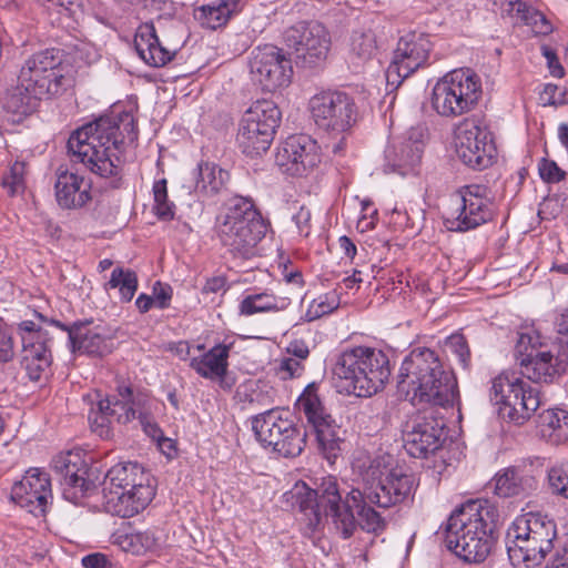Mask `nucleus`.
<instances>
[{
  "instance_id": "f257e3e1",
  "label": "nucleus",
  "mask_w": 568,
  "mask_h": 568,
  "mask_svg": "<svg viewBox=\"0 0 568 568\" xmlns=\"http://www.w3.org/2000/svg\"><path fill=\"white\" fill-rule=\"evenodd\" d=\"M371 490L368 478L347 493L342 500L337 483L333 477L324 478L317 489L310 488L305 483H296L287 493L292 505L301 513L300 520L304 524L306 532H314L322 525L323 516L321 509L332 517L337 532L343 538H349L357 526L363 530L378 535L386 528V521L372 506L374 500L366 497Z\"/></svg>"
},
{
  "instance_id": "f03ea898",
  "label": "nucleus",
  "mask_w": 568,
  "mask_h": 568,
  "mask_svg": "<svg viewBox=\"0 0 568 568\" xmlns=\"http://www.w3.org/2000/svg\"><path fill=\"white\" fill-rule=\"evenodd\" d=\"M398 389L414 405H453L457 397V382L444 369L435 351L417 347L404 358L398 373Z\"/></svg>"
},
{
  "instance_id": "7ed1b4c3",
  "label": "nucleus",
  "mask_w": 568,
  "mask_h": 568,
  "mask_svg": "<svg viewBox=\"0 0 568 568\" xmlns=\"http://www.w3.org/2000/svg\"><path fill=\"white\" fill-rule=\"evenodd\" d=\"M398 389L414 405H453L457 397V382L444 369L435 351L417 347L404 358L398 373Z\"/></svg>"
},
{
  "instance_id": "20e7f679",
  "label": "nucleus",
  "mask_w": 568,
  "mask_h": 568,
  "mask_svg": "<svg viewBox=\"0 0 568 568\" xmlns=\"http://www.w3.org/2000/svg\"><path fill=\"white\" fill-rule=\"evenodd\" d=\"M498 514L485 499L465 503L448 519L447 548L466 562H481L490 552Z\"/></svg>"
},
{
  "instance_id": "39448f33",
  "label": "nucleus",
  "mask_w": 568,
  "mask_h": 568,
  "mask_svg": "<svg viewBox=\"0 0 568 568\" xmlns=\"http://www.w3.org/2000/svg\"><path fill=\"white\" fill-rule=\"evenodd\" d=\"M122 140L120 128L110 118H100L75 130L68 140V152L73 162L100 176H116L121 172Z\"/></svg>"
},
{
  "instance_id": "423d86ee",
  "label": "nucleus",
  "mask_w": 568,
  "mask_h": 568,
  "mask_svg": "<svg viewBox=\"0 0 568 568\" xmlns=\"http://www.w3.org/2000/svg\"><path fill=\"white\" fill-rule=\"evenodd\" d=\"M332 373L339 393L366 398L385 388L390 376L389 359L381 349L357 346L336 357Z\"/></svg>"
},
{
  "instance_id": "0eeeda50",
  "label": "nucleus",
  "mask_w": 568,
  "mask_h": 568,
  "mask_svg": "<svg viewBox=\"0 0 568 568\" xmlns=\"http://www.w3.org/2000/svg\"><path fill=\"white\" fill-rule=\"evenodd\" d=\"M267 223L250 197L234 196L221 207L215 220L217 236L237 258L255 255L257 244L267 232Z\"/></svg>"
},
{
  "instance_id": "6e6552de",
  "label": "nucleus",
  "mask_w": 568,
  "mask_h": 568,
  "mask_svg": "<svg viewBox=\"0 0 568 568\" xmlns=\"http://www.w3.org/2000/svg\"><path fill=\"white\" fill-rule=\"evenodd\" d=\"M556 525L539 513L518 516L506 532V548L515 568H535L554 548Z\"/></svg>"
},
{
  "instance_id": "1a4fd4ad",
  "label": "nucleus",
  "mask_w": 568,
  "mask_h": 568,
  "mask_svg": "<svg viewBox=\"0 0 568 568\" xmlns=\"http://www.w3.org/2000/svg\"><path fill=\"white\" fill-rule=\"evenodd\" d=\"M481 94L480 77L471 69L460 68L446 73L435 83L430 102L439 116L455 119L471 112Z\"/></svg>"
},
{
  "instance_id": "9d476101",
  "label": "nucleus",
  "mask_w": 568,
  "mask_h": 568,
  "mask_svg": "<svg viewBox=\"0 0 568 568\" xmlns=\"http://www.w3.org/2000/svg\"><path fill=\"white\" fill-rule=\"evenodd\" d=\"M95 398L97 403H92L88 419L91 429L100 437L110 436L113 423L126 425L136 419L141 409L150 402L145 392L124 382L116 386V394L102 398L97 393Z\"/></svg>"
},
{
  "instance_id": "9b49d317",
  "label": "nucleus",
  "mask_w": 568,
  "mask_h": 568,
  "mask_svg": "<svg viewBox=\"0 0 568 568\" xmlns=\"http://www.w3.org/2000/svg\"><path fill=\"white\" fill-rule=\"evenodd\" d=\"M63 53L59 49H45L33 53L23 62L18 81L24 91L37 98L60 94L69 83L65 77Z\"/></svg>"
},
{
  "instance_id": "f8f14e48",
  "label": "nucleus",
  "mask_w": 568,
  "mask_h": 568,
  "mask_svg": "<svg viewBox=\"0 0 568 568\" xmlns=\"http://www.w3.org/2000/svg\"><path fill=\"white\" fill-rule=\"evenodd\" d=\"M490 399L504 419L517 425L527 422L540 406L539 393L510 371L491 379Z\"/></svg>"
},
{
  "instance_id": "ddd939ff",
  "label": "nucleus",
  "mask_w": 568,
  "mask_h": 568,
  "mask_svg": "<svg viewBox=\"0 0 568 568\" xmlns=\"http://www.w3.org/2000/svg\"><path fill=\"white\" fill-rule=\"evenodd\" d=\"M515 356L520 374L534 383H552L566 369V364L547 349L534 327H524L518 332Z\"/></svg>"
},
{
  "instance_id": "4468645a",
  "label": "nucleus",
  "mask_w": 568,
  "mask_h": 568,
  "mask_svg": "<svg viewBox=\"0 0 568 568\" xmlns=\"http://www.w3.org/2000/svg\"><path fill=\"white\" fill-rule=\"evenodd\" d=\"M281 116V111L273 101L254 102L245 111L239 125L236 141L242 152L252 158L266 152Z\"/></svg>"
},
{
  "instance_id": "2eb2a0df",
  "label": "nucleus",
  "mask_w": 568,
  "mask_h": 568,
  "mask_svg": "<svg viewBox=\"0 0 568 568\" xmlns=\"http://www.w3.org/2000/svg\"><path fill=\"white\" fill-rule=\"evenodd\" d=\"M252 429L264 447H271L284 457H296L304 449L305 433L288 418L286 410L270 408L254 416Z\"/></svg>"
},
{
  "instance_id": "dca6fc26",
  "label": "nucleus",
  "mask_w": 568,
  "mask_h": 568,
  "mask_svg": "<svg viewBox=\"0 0 568 568\" xmlns=\"http://www.w3.org/2000/svg\"><path fill=\"white\" fill-rule=\"evenodd\" d=\"M296 408L313 427L320 452L329 463H333L342 450L345 432L323 406L315 383L305 387L296 400Z\"/></svg>"
},
{
  "instance_id": "f3484780",
  "label": "nucleus",
  "mask_w": 568,
  "mask_h": 568,
  "mask_svg": "<svg viewBox=\"0 0 568 568\" xmlns=\"http://www.w3.org/2000/svg\"><path fill=\"white\" fill-rule=\"evenodd\" d=\"M494 216L488 189L480 184L466 185L452 194L445 217L448 230L466 232L474 230Z\"/></svg>"
},
{
  "instance_id": "a211bd4d",
  "label": "nucleus",
  "mask_w": 568,
  "mask_h": 568,
  "mask_svg": "<svg viewBox=\"0 0 568 568\" xmlns=\"http://www.w3.org/2000/svg\"><path fill=\"white\" fill-rule=\"evenodd\" d=\"M308 108L316 126L334 136L346 133L356 121V104L342 91H322L311 98Z\"/></svg>"
},
{
  "instance_id": "6ab92c4d",
  "label": "nucleus",
  "mask_w": 568,
  "mask_h": 568,
  "mask_svg": "<svg viewBox=\"0 0 568 568\" xmlns=\"http://www.w3.org/2000/svg\"><path fill=\"white\" fill-rule=\"evenodd\" d=\"M454 142L458 159L471 169L484 170L496 158V148L489 133L475 116L464 118L455 126Z\"/></svg>"
},
{
  "instance_id": "aec40b11",
  "label": "nucleus",
  "mask_w": 568,
  "mask_h": 568,
  "mask_svg": "<svg viewBox=\"0 0 568 568\" xmlns=\"http://www.w3.org/2000/svg\"><path fill=\"white\" fill-rule=\"evenodd\" d=\"M283 40L295 51L296 58L310 68L326 60L332 44L328 30L317 21H300L291 26L284 31Z\"/></svg>"
},
{
  "instance_id": "412c9836",
  "label": "nucleus",
  "mask_w": 568,
  "mask_h": 568,
  "mask_svg": "<svg viewBox=\"0 0 568 568\" xmlns=\"http://www.w3.org/2000/svg\"><path fill=\"white\" fill-rule=\"evenodd\" d=\"M432 48L429 38L424 33L412 32L403 36L386 71L387 82L398 85L416 70L425 67Z\"/></svg>"
},
{
  "instance_id": "4be33fe9",
  "label": "nucleus",
  "mask_w": 568,
  "mask_h": 568,
  "mask_svg": "<svg viewBox=\"0 0 568 568\" xmlns=\"http://www.w3.org/2000/svg\"><path fill=\"white\" fill-rule=\"evenodd\" d=\"M251 73L264 90L274 91L287 87L293 73L291 60L282 49L266 44L252 52Z\"/></svg>"
},
{
  "instance_id": "5701e85b",
  "label": "nucleus",
  "mask_w": 568,
  "mask_h": 568,
  "mask_svg": "<svg viewBox=\"0 0 568 568\" xmlns=\"http://www.w3.org/2000/svg\"><path fill=\"white\" fill-rule=\"evenodd\" d=\"M275 159L283 172L304 176L321 163V148L306 134L292 135L278 148Z\"/></svg>"
},
{
  "instance_id": "b1692460",
  "label": "nucleus",
  "mask_w": 568,
  "mask_h": 568,
  "mask_svg": "<svg viewBox=\"0 0 568 568\" xmlns=\"http://www.w3.org/2000/svg\"><path fill=\"white\" fill-rule=\"evenodd\" d=\"M52 468L60 477L63 497L78 504L91 488L88 479V463L80 449L58 454L52 460Z\"/></svg>"
},
{
  "instance_id": "393cba45",
  "label": "nucleus",
  "mask_w": 568,
  "mask_h": 568,
  "mask_svg": "<svg viewBox=\"0 0 568 568\" xmlns=\"http://www.w3.org/2000/svg\"><path fill=\"white\" fill-rule=\"evenodd\" d=\"M376 468L372 465L363 478H368L369 488L366 497L376 503V506L388 508L404 501L413 491L414 477L400 468L388 471L385 478H376Z\"/></svg>"
},
{
  "instance_id": "a878e982",
  "label": "nucleus",
  "mask_w": 568,
  "mask_h": 568,
  "mask_svg": "<svg viewBox=\"0 0 568 568\" xmlns=\"http://www.w3.org/2000/svg\"><path fill=\"white\" fill-rule=\"evenodd\" d=\"M51 497L50 478L39 468H30L11 488V499L36 515L44 514Z\"/></svg>"
},
{
  "instance_id": "bb28decb",
  "label": "nucleus",
  "mask_w": 568,
  "mask_h": 568,
  "mask_svg": "<svg viewBox=\"0 0 568 568\" xmlns=\"http://www.w3.org/2000/svg\"><path fill=\"white\" fill-rule=\"evenodd\" d=\"M444 424L433 417L417 419L404 436V448L415 458H426L440 448L444 442Z\"/></svg>"
},
{
  "instance_id": "cd10ccee",
  "label": "nucleus",
  "mask_w": 568,
  "mask_h": 568,
  "mask_svg": "<svg viewBox=\"0 0 568 568\" xmlns=\"http://www.w3.org/2000/svg\"><path fill=\"white\" fill-rule=\"evenodd\" d=\"M54 195L60 207L80 209L91 201V184L84 176L61 164L55 170Z\"/></svg>"
},
{
  "instance_id": "c85d7f7f",
  "label": "nucleus",
  "mask_w": 568,
  "mask_h": 568,
  "mask_svg": "<svg viewBox=\"0 0 568 568\" xmlns=\"http://www.w3.org/2000/svg\"><path fill=\"white\" fill-rule=\"evenodd\" d=\"M50 323L68 332L72 352L103 356L112 349V339L100 326H91V323H75L69 328L57 321Z\"/></svg>"
},
{
  "instance_id": "c756f323",
  "label": "nucleus",
  "mask_w": 568,
  "mask_h": 568,
  "mask_svg": "<svg viewBox=\"0 0 568 568\" xmlns=\"http://www.w3.org/2000/svg\"><path fill=\"white\" fill-rule=\"evenodd\" d=\"M153 497V487L106 490L103 493L105 510L122 518H130L143 510Z\"/></svg>"
},
{
  "instance_id": "7c9ffc66",
  "label": "nucleus",
  "mask_w": 568,
  "mask_h": 568,
  "mask_svg": "<svg viewBox=\"0 0 568 568\" xmlns=\"http://www.w3.org/2000/svg\"><path fill=\"white\" fill-rule=\"evenodd\" d=\"M134 48L138 55L150 67H163L176 54L178 48L163 45L156 36L152 23L141 24L134 37Z\"/></svg>"
},
{
  "instance_id": "2f4dec72",
  "label": "nucleus",
  "mask_w": 568,
  "mask_h": 568,
  "mask_svg": "<svg viewBox=\"0 0 568 568\" xmlns=\"http://www.w3.org/2000/svg\"><path fill=\"white\" fill-rule=\"evenodd\" d=\"M494 493L503 498L526 496L538 487L537 478L528 470L508 467L493 478Z\"/></svg>"
},
{
  "instance_id": "473e14b6",
  "label": "nucleus",
  "mask_w": 568,
  "mask_h": 568,
  "mask_svg": "<svg viewBox=\"0 0 568 568\" xmlns=\"http://www.w3.org/2000/svg\"><path fill=\"white\" fill-rule=\"evenodd\" d=\"M233 343H220L199 356H193L190 367L201 377L210 381H223L229 367V356Z\"/></svg>"
},
{
  "instance_id": "72a5a7b5",
  "label": "nucleus",
  "mask_w": 568,
  "mask_h": 568,
  "mask_svg": "<svg viewBox=\"0 0 568 568\" xmlns=\"http://www.w3.org/2000/svg\"><path fill=\"white\" fill-rule=\"evenodd\" d=\"M152 487L150 475L136 463H119L112 466L103 480V493L106 490L136 489Z\"/></svg>"
},
{
  "instance_id": "f704fd0d",
  "label": "nucleus",
  "mask_w": 568,
  "mask_h": 568,
  "mask_svg": "<svg viewBox=\"0 0 568 568\" xmlns=\"http://www.w3.org/2000/svg\"><path fill=\"white\" fill-rule=\"evenodd\" d=\"M423 151V143L417 140L393 143L385 150L386 165L405 175L420 162Z\"/></svg>"
},
{
  "instance_id": "c9c22d12",
  "label": "nucleus",
  "mask_w": 568,
  "mask_h": 568,
  "mask_svg": "<svg viewBox=\"0 0 568 568\" xmlns=\"http://www.w3.org/2000/svg\"><path fill=\"white\" fill-rule=\"evenodd\" d=\"M537 432L551 445L568 443V410L558 407L542 410L538 415Z\"/></svg>"
},
{
  "instance_id": "e433bc0d",
  "label": "nucleus",
  "mask_w": 568,
  "mask_h": 568,
  "mask_svg": "<svg viewBox=\"0 0 568 568\" xmlns=\"http://www.w3.org/2000/svg\"><path fill=\"white\" fill-rule=\"evenodd\" d=\"M230 179L227 171L212 162H201L195 174V192L200 199L209 200L225 189Z\"/></svg>"
},
{
  "instance_id": "4c0bfd02",
  "label": "nucleus",
  "mask_w": 568,
  "mask_h": 568,
  "mask_svg": "<svg viewBox=\"0 0 568 568\" xmlns=\"http://www.w3.org/2000/svg\"><path fill=\"white\" fill-rule=\"evenodd\" d=\"M28 337L22 345L21 366L31 381H39L51 365V353L45 341L33 343Z\"/></svg>"
},
{
  "instance_id": "58836bf2",
  "label": "nucleus",
  "mask_w": 568,
  "mask_h": 568,
  "mask_svg": "<svg viewBox=\"0 0 568 568\" xmlns=\"http://www.w3.org/2000/svg\"><path fill=\"white\" fill-rule=\"evenodd\" d=\"M288 304V298L275 296L270 291L253 292L240 302L239 312L243 316H252L258 313L280 312Z\"/></svg>"
},
{
  "instance_id": "ea45409f",
  "label": "nucleus",
  "mask_w": 568,
  "mask_h": 568,
  "mask_svg": "<svg viewBox=\"0 0 568 568\" xmlns=\"http://www.w3.org/2000/svg\"><path fill=\"white\" fill-rule=\"evenodd\" d=\"M241 10V0H220L216 3L202 6L195 11V18L200 23L215 30L231 19V17Z\"/></svg>"
},
{
  "instance_id": "a19ab883",
  "label": "nucleus",
  "mask_w": 568,
  "mask_h": 568,
  "mask_svg": "<svg viewBox=\"0 0 568 568\" xmlns=\"http://www.w3.org/2000/svg\"><path fill=\"white\" fill-rule=\"evenodd\" d=\"M503 10L517 21L526 24L536 26L538 33H548L551 30L550 23L540 12L530 10L527 4L520 0H505Z\"/></svg>"
},
{
  "instance_id": "79ce46f5",
  "label": "nucleus",
  "mask_w": 568,
  "mask_h": 568,
  "mask_svg": "<svg viewBox=\"0 0 568 568\" xmlns=\"http://www.w3.org/2000/svg\"><path fill=\"white\" fill-rule=\"evenodd\" d=\"M113 542L125 552L142 555L155 546V538L149 531H118Z\"/></svg>"
},
{
  "instance_id": "37998d69",
  "label": "nucleus",
  "mask_w": 568,
  "mask_h": 568,
  "mask_svg": "<svg viewBox=\"0 0 568 568\" xmlns=\"http://www.w3.org/2000/svg\"><path fill=\"white\" fill-rule=\"evenodd\" d=\"M136 273L130 268L115 267L109 282L105 284L106 288H119L121 300L130 302L138 290Z\"/></svg>"
},
{
  "instance_id": "c03bdc74",
  "label": "nucleus",
  "mask_w": 568,
  "mask_h": 568,
  "mask_svg": "<svg viewBox=\"0 0 568 568\" xmlns=\"http://www.w3.org/2000/svg\"><path fill=\"white\" fill-rule=\"evenodd\" d=\"M237 395L241 399L252 405L267 407L275 402V392L273 387L265 383H248L240 386Z\"/></svg>"
},
{
  "instance_id": "a18cd8bd",
  "label": "nucleus",
  "mask_w": 568,
  "mask_h": 568,
  "mask_svg": "<svg viewBox=\"0 0 568 568\" xmlns=\"http://www.w3.org/2000/svg\"><path fill=\"white\" fill-rule=\"evenodd\" d=\"M41 99L24 91L18 82L16 88L7 92L3 106L9 112L23 115L30 113L36 106V101Z\"/></svg>"
},
{
  "instance_id": "49530a36",
  "label": "nucleus",
  "mask_w": 568,
  "mask_h": 568,
  "mask_svg": "<svg viewBox=\"0 0 568 568\" xmlns=\"http://www.w3.org/2000/svg\"><path fill=\"white\" fill-rule=\"evenodd\" d=\"M547 485L551 495L568 499V460L556 463L548 468Z\"/></svg>"
},
{
  "instance_id": "de8ad7c7",
  "label": "nucleus",
  "mask_w": 568,
  "mask_h": 568,
  "mask_svg": "<svg viewBox=\"0 0 568 568\" xmlns=\"http://www.w3.org/2000/svg\"><path fill=\"white\" fill-rule=\"evenodd\" d=\"M153 197L154 206L153 210L156 216L161 220L169 221L174 217L175 205L168 199V182L165 179H161L153 184Z\"/></svg>"
},
{
  "instance_id": "09e8293b",
  "label": "nucleus",
  "mask_w": 568,
  "mask_h": 568,
  "mask_svg": "<svg viewBox=\"0 0 568 568\" xmlns=\"http://www.w3.org/2000/svg\"><path fill=\"white\" fill-rule=\"evenodd\" d=\"M376 38L372 30H356L352 36L351 50L362 60L371 59L376 52Z\"/></svg>"
},
{
  "instance_id": "8fccbe9b",
  "label": "nucleus",
  "mask_w": 568,
  "mask_h": 568,
  "mask_svg": "<svg viewBox=\"0 0 568 568\" xmlns=\"http://www.w3.org/2000/svg\"><path fill=\"white\" fill-rule=\"evenodd\" d=\"M339 305V298L335 292H329L314 298L305 313L307 321H315L335 311Z\"/></svg>"
},
{
  "instance_id": "3c124183",
  "label": "nucleus",
  "mask_w": 568,
  "mask_h": 568,
  "mask_svg": "<svg viewBox=\"0 0 568 568\" xmlns=\"http://www.w3.org/2000/svg\"><path fill=\"white\" fill-rule=\"evenodd\" d=\"M26 164L16 161L2 178V186L10 196L18 195L24 191Z\"/></svg>"
},
{
  "instance_id": "603ef678",
  "label": "nucleus",
  "mask_w": 568,
  "mask_h": 568,
  "mask_svg": "<svg viewBox=\"0 0 568 568\" xmlns=\"http://www.w3.org/2000/svg\"><path fill=\"white\" fill-rule=\"evenodd\" d=\"M274 369L275 374L283 381L297 378L304 373L305 363L285 354L275 361Z\"/></svg>"
},
{
  "instance_id": "864d4df0",
  "label": "nucleus",
  "mask_w": 568,
  "mask_h": 568,
  "mask_svg": "<svg viewBox=\"0 0 568 568\" xmlns=\"http://www.w3.org/2000/svg\"><path fill=\"white\" fill-rule=\"evenodd\" d=\"M445 347L448 352H450L458 358L459 363L464 368L468 367L470 361V351L464 335H450L449 337H447L445 342Z\"/></svg>"
},
{
  "instance_id": "5fc2aeb1",
  "label": "nucleus",
  "mask_w": 568,
  "mask_h": 568,
  "mask_svg": "<svg viewBox=\"0 0 568 568\" xmlns=\"http://www.w3.org/2000/svg\"><path fill=\"white\" fill-rule=\"evenodd\" d=\"M151 406L152 399L150 398L148 406L141 409L136 418L140 420V424L148 436H150L152 439L160 440L163 434L159 425L154 422L153 417L151 416Z\"/></svg>"
},
{
  "instance_id": "6e6d98bb",
  "label": "nucleus",
  "mask_w": 568,
  "mask_h": 568,
  "mask_svg": "<svg viewBox=\"0 0 568 568\" xmlns=\"http://www.w3.org/2000/svg\"><path fill=\"white\" fill-rule=\"evenodd\" d=\"M540 178L547 183H558L565 179L566 172L555 161L542 159L538 164Z\"/></svg>"
},
{
  "instance_id": "4d7b16f0",
  "label": "nucleus",
  "mask_w": 568,
  "mask_h": 568,
  "mask_svg": "<svg viewBox=\"0 0 568 568\" xmlns=\"http://www.w3.org/2000/svg\"><path fill=\"white\" fill-rule=\"evenodd\" d=\"M173 290L172 287L160 281L155 282L152 287V297L154 300V306L164 310L169 307L172 300Z\"/></svg>"
},
{
  "instance_id": "13d9d810",
  "label": "nucleus",
  "mask_w": 568,
  "mask_h": 568,
  "mask_svg": "<svg viewBox=\"0 0 568 568\" xmlns=\"http://www.w3.org/2000/svg\"><path fill=\"white\" fill-rule=\"evenodd\" d=\"M19 329L21 332V341L22 345H24V341L30 337L33 343L44 341V333L40 328L37 327L36 323L32 321H23L19 324Z\"/></svg>"
},
{
  "instance_id": "bf43d9fd",
  "label": "nucleus",
  "mask_w": 568,
  "mask_h": 568,
  "mask_svg": "<svg viewBox=\"0 0 568 568\" xmlns=\"http://www.w3.org/2000/svg\"><path fill=\"white\" fill-rule=\"evenodd\" d=\"M286 355L305 363L310 356V347L303 339H294L286 347Z\"/></svg>"
},
{
  "instance_id": "052dcab7",
  "label": "nucleus",
  "mask_w": 568,
  "mask_h": 568,
  "mask_svg": "<svg viewBox=\"0 0 568 568\" xmlns=\"http://www.w3.org/2000/svg\"><path fill=\"white\" fill-rule=\"evenodd\" d=\"M293 220L298 229L300 234L307 236L311 230V211L304 206H301L300 210L294 214Z\"/></svg>"
},
{
  "instance_id": "680f3d73",
  "label": "nucleus",
  "mask_w": 568,
  "mask_h": 568,
  "mask_svg": "<svg viewBox=\"0 0 568 568\" xmlns=\"http://www.w3.org/2000/svg\"><path fill=\"white\" fill-rule=\"evenodd\" d=\"M84 568H111V562L103 554L95 552L87 555L82 558Z\"/></svg>"
},
{
  "instance_id": "e2e57ef3",
  "label": "nucleus",
  "mask_w": 568,
  "mask_h": 568,
  "mask_svg": "<svg viewBox=\"0 0 568 568\" xmlns=\"http://www.w3.org/2000/svg\"><path fill=\"white\" fill-rule=\"evenodd\" d=\"M41 3L52 11L62 13L63 11H72V7L75 6L77 0H40Z\"/></svg>"
},
{
  "instance_id": "0e129e2a",
  "label": "nucleus",
  "mask_w": 568,
  "mask_h": 568,
  "mask_svg": "<svg viewBox=\"0 0 568 568\" xmlns=\"http://www.w3.org/2000/svg\"><path fill=\"white\" fill-rule=\"evenodd\" d=\"M225 284H226V281L224 277H222V276L212 277L206 281L205 285L203 286L202 292L204 294L224 292Z\"/></svg>"
},
{
  "instance_id": "69168bd1",
  "label": "nucleus",
  "mask_w": 568,
  "mask_h": 568,
  "mask_svg": "<svg viewBox=\"0 0 568 568\" xmlns=\"http://www.w3.org/2000/svg\"><path fill=\"white\" fill-rule=\"evenodd\" d=\"M556 327L560 342L568 345V310L560 314L556 322Z\"/></svg>"
},
{
  "instance_id": "338daca9",
  "label": "nucleus",
  "mask_w": 568,
  "mask_h": 568,
  "mask_svg": "<svg viewBox=\"0 0 568 568\" xmlns=\"http://www.w3.org/2000/svg\"><path fill=\"white\" fill-rule=\"evenodd\" d=\"M338 245H339V248L343 251L344 255L347 256L348 258L353 260L357 253V248H356V245L354 244V242L343 235L338 239Z\"/></svg>"
},
{
  "instance_id": "774afa93",
  "label": "nucleus",
  "mask_w": 568,
  "mask_h": 568,
  "mask_svg": "<svg viewBox=\"0 0 568 568\" xmlns=\"http://www.w3.org/2000/svg\"><path fill=\"white\" fill-rule=\"evenodd\" d=\"M135 305L141 313H146L152 306H154V300L150 295L140 294L135 301Z\"/></svg>"
}]
</instances>
